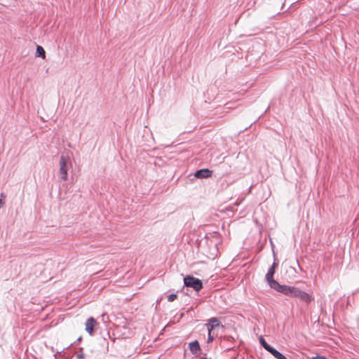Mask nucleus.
Returning a JSON list of instances; mask_svg holds the SVG:
<instances>
[{
	"instance_id": "14",
	"label": "nucleus",
	"mask_w": 359,
	"mask_h": 359,
	"mask_svg": "<svg viewBox=\"0 0 359 359\" xmlns=\"http://www.w3.org/2000/svg\"><path fill=\"white\" fill-rule=\"evenodd\" d=\"M213 336H212L211 334V332H208V339H207V342L208 343H210L213 341Z\"/></svg>"
},
{
	"instance_id": "13",
	"label": "nucleus",
	"mask_w": 359,
	"mask_h": 359,
	"mask_svg": "<svg viewBox=\"0 0 359 359\" xmlns=\"http://www.w3.org/2000/svg\"><path fill=\"white\" fill-rule=\"evenodd\" d=\"M177 298V294H170V295H168V301L170 302H173L175 299Z\"/></svg>"
},
{
	"instance_id": "7",
	"label": "nucleus",
	"mask_w": 359,
	"mask_h": 359,
	"mask_svg": "<svg viewBox=\"0 0 359 359\" xmlns=\"http://www.w3.org/2000/svg\"><path fill=\"white\" fill-rule=\"evenodd\" d=\"M95 323H96V321L94 319V318H93V317L89 318L86 320V330L90 334H92V332L93 331L94 325Z\"/></svg>"
},
{
	"instance_id": "12",
	"label": "nucleus",
	"mask_w": 359,
	"mask_h": 359,
	"mask_svg": "<svg viewBox=\"0 0 359 359\" xmlns=\"http://www.w3.org/2000/svg\"><path fill=\"white\" fill-rule=\"evenodd\" d=\"M60 168H67V160L64 156H60Z\"/></svg>"
},
{
	"instance_id": "10",
	"label": "nucleus",
	"mask_w": 359,
	"mask_h": 359,
	"mask_svg": "<svg viewBox=\"0 0 359 359\" xmlns=\"http://www.w3.org/2000/svg\"><path fill=\"white\" fill-rule=\"evenodd\" d=\"M59 173H60V178L62 180H67L68 173H67V168H60Z\"/></svg>"
},
{
	"instance_id": "5",
	"label": "nucleus",
	"mask_w": 359,
	"mask_h": 359,
	"mask_svg": "<svg viewBox=\"0 0 359 359\" xmlns=\"http://www.w3.org/2000/svg\"><path fill=\"white\" fill-rule=\"evenodd\" d=\"M190 351L196 356H198L201 352V347L197 340L191 341L189 344Z\"/></svg>"
},
{
	"instance_id": "18",
	"label": "nucleus",
	"mask_w": 359,
	"mask_h": 359,
	"mask_svg": "<svg viewBox=\"0 0 359 359\" xmlns=\"http://www.w3.org/2000/svg\"><path fill=\"white\" fill-rule=\"evenodd\" d=\"M81 337H79V338L78 339V341H81Z\"/></svg>"
},
{
	"instance_id": "3",
	"label": "nucleus",
	"mask_w": 359,
	"mask_h": 359,
	"mask_svg": "<svg viewBox=\"0 0 359 359\" xmlns=\"http://www.w3.org/2000/svg\"><path fill=\"white\" fill-rule=\"evenodd\" d=\"M184 285L187 287H191L195 291L198 292L203 288L202 281L194 276H188L184 278Z\"/></svg>"
},
{
	"instance_id": "9",
	"label": "nucleus",
	"mask_w": 359,
	"mask_h": 359,
	"mask_svg": "<svg viewBox=\"0 0 359 359\" xmlns=\"http://www.w3.org/2000/svg\"><path fill=\"white\" fill-rule=\"evenodd\" d=\"M36 56L44 59L46 57V52L41 46H37L36 50Z\"/></svg>"
},
{
	"instance_id": "11",
	"label": "nucleus",
	"mask_w": 359,
	"mask_h": 359,
	"mask_svg": "<svg viewBox=\"0 0 359 359\" xmlns=\"http://www.w3.org/2000/svg\"><path fill=\"white\" fill-rule=\"evenodd\" d=\"M259 342L261 345L266 350H269V348L271 346L269 344L266 343V341L264 340L262 336L259 337Z\"/></svg>"
},
{
	"instance_id": "17",
	"label": "nucleus",
	"mask_w": 359,
	"mask_h": 359,
	"mask_svg": "<svg viewBox=\"0 0 359 359\" xmlns=\"http://www.w3.org/2000/svg\"><path fill=\"white\" fill-rule=\"evenodd\" d=\"M65 350V348H63L62 350H61V351H57L56 352V353H62V351H64Z\"/></svg>"
},
{
	"instance_id": "8",
	"label": "nucleus",
	"mask_w": 359,
	"mask_h": 359,
	"mask_svg": "<svg viewBox=\"0 0 359 359\" xmlns=\"http://www.w3.org/2000/svg\"><path fill=\"white\" fill-rule=\"evenodd\" d=\"M267 351H269L276 359H287L285 356H284L281 353L278 351L272 346H271L269 348V350H268Z\"/></svg>"
},
{
	"instance_id": "19",
	"label": "nucleus",
	"mask_w": 359,
	"mask_h": 359,
	"mask_svg": "<svg viewBox=\"0 0 359 359\" xmlns=\"http://www.w3.org/2000/svg\"><path fill=\"white\" fill-rule=\"evenodd\" d=\"M1 203V200L0 199V203Z\"/></svg>"
},
{
	"instance_id": "15",
	"label": "nucleus",
	"mask_w": 359,
	"mask_h": 359,
	"mask_svg": "<svg viewBox=\"0 0 359 359\" xmlns=\"http://www.w3.org/2000/svg\"><path fill=\"white\" fill-rule=\"evenodd\" d=\"M311 359H327V358H325V356L316 355V356L312 357Z\"/></svg>"
},
{
	"instance_id": "16",
	"label": "nucleus",
	"mask_w": 359,
	"mask_h": 359,
	"mask_svg": "<svg viewBox=\"0 0 359 359\" xmlns=\"http://www.w3.org/2000/svg\"><path fill=\"white\" fill-rule=\"evenodd\" d=\"M84 358V354L83 353H79L76 355V358L77 359H83Z\"/></svg>"
},
{
	"instance_id": "1",
	"label": "nucleus",
	"mask_w": 359,
	"mask_h": 359,
	"mask_svg": "<svg viewBox=\"0 0 359 359\" xmlns=\"http://www.w3.org/2000/svg\"><path fill=\"white\" fill-rule=\"evenodd\" d=\"M278 292L290 297L299 298L306 303H310L313 300L310 294L294 286L283 285Z\"/></svg>"
},
{
	"instance_id": "6",
	"label": "nucleus",
	"mask_w": 359,
	"mask_h": 359,
	"mask_svg": "<svg viewBox=\"0 0 359 359\" xmlns=\"http://www.w3.org/2000/svg\"><path fill=\"white\" fill-rule=\"evenodd\" d=\"M208 332H212V331L219 326V321L216 318H212L209 320L208 323L206 324Z\"/></svg>"
},
{
	"instance_id": "4",
	"label": "nucleus",
	"mask_w": 359,
	"mask_h": 359,
	"mask_svg": "<svg viewBox=\"0 0 359 359\" xmlns=\"http://www.w3.org/2000/svg\"><path fill=\"white\" fill-rule=\"evenodd\" d=\"M212 170L207 169V168H203V169L197 170L195 172L194 176L198 179H203V178H208V177H210L212 175Z\"/></svg>"
},
{
	"instance_id": "2",
	"label": "nucleus",
	"mask_w": 359,
	"mask_h": 359,
	"mask_svg": "<svg viewBox=\"0 0 359 359\" xmlns=\"http://www.w3.org/2000/svg\"><path fill=\"white\" fill-rule=\"evenodd\" d=\"M276 267H277V264L273 262L272 266L269 269V270L265 276V279H266V282L268 283V285H269V287L278 292V290L280 288V287L283 285H280L278 281H276L273 279V275L275 273Z\"/></svg>"
}]
</instances>
